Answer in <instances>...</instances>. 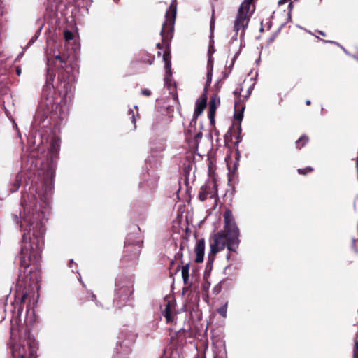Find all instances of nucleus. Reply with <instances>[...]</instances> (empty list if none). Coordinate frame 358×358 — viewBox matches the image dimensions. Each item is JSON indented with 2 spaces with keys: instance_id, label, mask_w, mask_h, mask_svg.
I'll return each mask as SVG.
<instances>
[{
  "instance_id": "nucleus-1",
  "label": "nucleus",
  "mask_w": 358,
  "mask_h": 358,
  "mask_svg": "<svg viewBox=\"0 0 358 358\" xmlns=\"http://www.w3.org/2000/svg\"><path fill=\"white\" fill-rule=\"evenodd\" d=\"M60 129L57 123L52 129V136L50 142V148L46 157V197L52 195L54 189L53 178L56 169V161L59 158L61 140L58 134Z\"/></svg>"
},
{
  "instance_id": "nucleus-2",
  "label": "nucleus",
  "mask_w": 358,
  "mask_h": 358,
  "mask_svg": "<svg viewBox=\"0 0 358 358\" xmlns=\"http://www.w3.org/2000/svg\"><path fill=\"white\" fill-rule=\"evenodd\" d=\"M10 348L13 358H36L35 354L37 350V343L30 338L28 339L20 338L17 341L15 340L14 338V329L12 327Z\"/></svg>"
},
{
  "instance_id": "nucleus-3",
  "label": "nucleus",
  "mask_w": 358,
  "mask_h": 358,
  "mask_svg": "<svg viewBox=\"0 0 358 358\" xmlns=\"http://www.w3.org/2000/svg\"><path fill=\"white\" fill-rule=\"evenodd\" d=\"M138 234H129L124 241V250L120 259L123 265L136 264L138 261L143 241Z\"/></svg>"
},
{
  "instance_id": "nucleus-4",
  "label": "nucleus",
  "mask_w": 358,
  "mask_h": 358,
  "mask_svg": "<svg viewBox=\"0 0 358 358\" xmlns=\"http://www.w3.org/2000/svg\"><path fill=\"white\" fill-rule=\"evenodd\" d=\"M245 106L241 101H236L234 104V122L224 136V143L226 145L231 146L230 144L238 145L241 141V123L243 118V114Z\"/></svg>"
},
{
  "instance_id": "nucleus-5",
  "label": "nucleus",
  "mask_w": 358,
  "mask_h": 358,
  "mask_svg": "<svg viewBox=\"0 0 358 358\" xmlns=\"http://www.w3.org/2000/svg\"><path fill=\"white\" fill-rule=\"evenodd\" d=\"M224 226L222 231H226L231 237L230 243L229 245V251L236 252V249L238 247L240 240L239 230L234 221L232 211L227 209L224 213Z\"/></svg>"
},
{
  "instance_id": "nucleus-6",
  "label": "nucleus",
  "mask_w": 358,
  "mask_h": 358,
  "mask_svg": "<svg viewBox=\"0 0 358 358\" xmlns=\"http://www.w3.org/2000/svg\"><path fill=\"white\" fill-rule=\"evenodd\" d=\"M176 13L177 9L175 3H171L169 9L166 12L165 21L162 24L160 32L162 42L164 44L170 43L173 38Z\"/></svg>"
},
{
  "instance_id": "nucleus-7",
  "label": "nucleus",
  "mask_w": 358,
  "mask_h": 358,
  "mask_svg": "<svg viewBox=\"0 0 358 358\" xmlns=\"http://www.w3.org/2000/svg\"><path fill=\"white\" fill-rule=\"evenodd\" d=\"M231 236L224 231H220L215 234L212 238L213 241L210 243V250L208 254V263L213 262L215 260L217 253L225 248L229 250V245L230 243Z\"/></svg>"
},
{
  "instance_id": "nucleus-8",
  "label": "nucleus",
  "mask_w": 358,
  "mask_h": 358,
  "mask_svg": "<svg viewBox=\"0 0 358 358\" xmlns=\"http://www.w3.org/2000/svg\"><path fill=\"white\" fill-rule=\"evenodd\" d=\"M250 6L245 5L243 2L238 9L236 19L234 22V31L238 34L241 28L244 29L247 27L250 20V15H248Z\"/></svg>"
},
{
  "instance_id": "nucleus-9",
  "label": "nucleus",
  "mask_w": 358,
  "mask_h": 358,
  "mask_svg": "<svg viewBox=\"0 0 358 358\" xmlns=\"http://www.w3.org/2000/svg\"><path fill=\"white\" fill-rule=\"evenodd\" d=\"M65 63V57H62L59 55H56L53 58H50L49 57H48L46 58V65L48 66V69H46V80H48V76H50V77L52 78L53 71L55 69L62 67V64ZM48 89H50V83L48 82V80H46V92H48Z\"/></svg>"
},
{
  "instance_id": "nucleus-10",
  "label": "nucleus",
  "mask_w": 358,
  "mask_h": 358,
  "mask_svg": "<svg viewBox=\"0 0 358 358\" xmlns=\"http://www.w3.org/2000/svg\"><path fill=\"white\" fill-rule=\"evenodd\" d=\"M216 194L215 184L208 182L201 186L198 197L201 201H204L208 197L213 198Z\"/></svg>"
},
{
  "instance_id": "nucleus-11",
  "label": "nucleus",
  "mask_w": 358,
  "mask_h": 358,
  "mask_svg": "<svg viewBox=\"0 0 358 358\" xmlns=\"http://www.w3.org/2000/svg\"><path fill=\"white\" fill-rule=\"evenodd\" d=\"M207 93H206V86L205 87V92L201 94L200 98L196 100L195 109L193 115L194 119H196L204 110L207 105Z\"/></svg>"
},
{
  "instance_id": "nucleus-12",
  "label": "nucleus",
  "mask_w": 358,
  "mask_h": 358,
  "mask_svg": "<svg viewBox=\"0 0 358 358\" xmlns=\"http://www.w3.org/2000/svg\"><path fill=\"white\" fill-rule=\"evenodd\" d=\"M220 103V97L217 94H214L210 99L209 101V111H208V118L210 120V124H215V115L216 113V110L218 106Z\"/></svg>"
},
{
  "instance_id": "nucleus-13",
  "label": "nucleus",
  "mask_w": 358,
  "mask_h": 358,
  "mask_svg": "<svg viewBox=\"0 0 358 358\" xmlns=\"http://www.w3.org/2000/svg\"><path fill=\"white\" fill-rule=\"evenodd\" d=\"M45 120V110L42 106H39L34 115L33 126L36 129L43 128V122Z\"/></svg>"
},
{
  "instance_id": "nucleus-14",
  "label": "nucleus",
  "mask_w": 358,
  "mask_h": 358,
  "mask_svg": "<svg viewBox=\"0 0 358 358\" xmlns=\"http://www.w3.org/2000/svg\"><path fill=\"white\" fill-rule=\"evenodd\" d=\"M205 251V241L203 238L199 239L196 241L195 247L196 259L195 262L201 263L203 261Z\"/></svg>"
},
{
  "instance_id": "nucleus-15",
  "label": "nucleus",
  "mask_w": 358,
  "mask_h": 358,
  "mask_svg": "<svg viewBox=\"0 0 358 358\" xmlns=\"http://www.w3.org/2000/svg\"><path fill=\"white\" fill-rule=\"evenodd\" d=\"M215 10L213 9L212 11V15L210 19V41H209V48H208V55L212 56L213 54L215 52V50L213 47V34H214V30H215Z\"/></svg>"
},
{
  "instance_id": "nucleus-16",
  "label": "nucleus",
  "mask_w": 358,
  "mask_h": 358,
  "mask_svg": "<svg viewBox=\"0 0 358 358\" xmlns=\"http://www.w3.org/2000/svg\"><path fill=\"white\" fill-rule=\"evenodd\" d=\"M164 45L165 46V50L163 53V60L164 62V68L168 69L169 66H171L170 43L164 44Z\"/></svg>"
},
{
  "instance_id": "nucleus-17",
  "label": "nucleus",
  "mask_w": 358,
  "mask_h": 358,
  "mask_svg": "<svg viewBox=\"0 0 358 358\" xmlns=\"http://www.w3.org/2000/svg\"><path fill=\"white\" fill-rule=\"evenodd\" d=\"M181 268V272H182V278L184 282L185 285H188L189 283V264L187 263L183 266L178 265L176 268V272L179 271V269Z\"/></svg>"
},
{
  "instance_id": "nucleus-18",
  "label": "nucleus",
  "mask_w": 358,
  "mask_h": 358,
  "mask_svg": "<svg viewBox=\"0 0 358 358\" xmlns=\"http://www.w3.org/2000/svg\"><path fill=\"white\" fill-rule=\"evenodd\" d=\"M165 150V143L163 141L155 142L151 147V153L154 156H157L159 153Z\"/></svg>"
},
{
  "instance_id": "nucleus-19",
  "label": "nucleus",
  "mask_w": 358,
  "mask_h": 358,
  "mask_svg": "<svg viewBox=\"0 0 358 358\" xmlns=\"http://www.w3.org/2000/svg\"><path fill=\"white\" fill-rule=\"evenodd\" d=\"M164 316L166 318L167 323H170L173 321V316L171 310V304L170 301H169L166 305L165 310L164 311Z\"/></svg>"
},
{
  "instance_id": "nucleus-20",
  "label": "nucleus",
  "mask_w": 358,
  "mask_h": 358,
  "mask_svg": "<svg viewBox=\"0 0 358 358\" xmlns=\"http://www.w3.org/2000/svg\"><path fill=\"white\" fill-rule=\"evenodd\" d=\"M309 141V138L306 135H302L296 141V148L297 149H301L303 148L307 143Z\"/></svg>"
},
{
  "instance_id": "nucleus-21",
  "label": "nucleus",
  "mask_w": 358,
  "mask_h": 358,
  "mask_svg": "<svg viewBox=\"0 0 358 358\" xmlns=\"http://www.w3.org/2000/svg\"><path fill=\"white\" fill-rule=\"evenodd\" d=\"M43 25H44L43 24H41L40 25V27H39L38 29L37 30V31L36 32L35 35L30 39V41L27 43V47L30 46L31 44H33L36 41V39L38 38V37L43 27Z\"/></svg>"
},
{
  "instance_id": "nucleus-22",
  "label": "nucleus",
  "mask_w": 358,
  "mask_h": 358,
  "mask_svg": "<svg viewBox=\"0 0 358 358\" xmlns=\"http://www.w3.org/2000/svg\"><path fill=\"white\" fill-rule=\"evenodd\" d=\"M314 171V169L311 166H307L303 169H298L297 172L300 175H306L308 173H312Z\"/></svg>"
},
{
  "instance_id": "nucleus-23",
  "label": "nucleus",
  "mask_w": 358,
  "mask_h": 358,
  "mask_svg": "<svg viewBox=\"0 0 358 358\" xmlns=\"http://www.w3.org/2000/svg\"><path fill=\"white\" fill-rule=\"evenodd\" d=\"M95 299H96V296L94 294H93L92 293H90V294L87 293L85 296H81L79 298V300L80 301L81 303L85 301L86 300L94 301Z\"/></svg>"
},
{
  "instance_id": "nucleus-24",
  "label": "nucleus",
  "mask_w": 358,
  "mask_h": 358,
  "mask_svg": "<svg viewBox=\"0 0 358 358\" xmlns=\"http://www.w3.org/2000/svg\"><path fill=\"white\" fill-rule=\"evenodd\" d=\"M64 37L65 41H69L73 38V34L71 31L66 29L64 31Z\"/></svg>"
},
{
  "instance_id": "nucleus-25",
  "label": "nucleus",
  "mask_w": 358,
  "mask_h": 358,
  "mask_svg": "<svg viewBox=\"0 0 358 358\" xmlns=\"http://www.w3.org/2000/svg\"><path fill=\"white\" fill-rule=\"evenodd\" d=\"M171 66H169L168 69H165L166 74H165V77H164V82L166 83H169V81L170 80V78L172 76V72H171Z\"/></svg>"
},
{
  "instance_id": "nucleus-26",
  "label": "nucleus",
  "mask_w": 358,
  "mask_h": 358,
  "mask_svg": "<svg viewBox=\"0 0 358 358\" xmlns=\"http://www.w3.org/2000/svg\"><path fill=\"white\" fill-rule=\"evenodd\" d=\"M203 137V134L201 131L197 132L194 136V143L195 145L199 143V141H200Z\"/></svg>"
},
{
  "instance_id": "nucleus-27",
  "label": "nucleus",
  "mask_w": 358,
  "mask_h": 358,
  "mask_svg": "<svg viewBox=\"0 0 358 358\" xmlns=\"http://www.w3.org/2000/svg\"><path fill=\"white\" fill-rule=\"evenodd\" d=\"M217 313L225 317L227 316V306H223L217 309Z\"/></svg>"
},
{
  "instance_id": "nucleus-28",
  "label": "nucleus",
  "mask_w": 358,
  "mask_h": 358,
  "mask_svg": "<svg viewBox=\"0 0 358 358\" xmlns=\"http://www.w3.org/2000/svg\"><path fill=\"white\" fill-rule=\"evenodd\" d=\"M155 60V57L153 55H147V58L145 59H142V62L147 63L148 64H152Z\"/></svg>"
},
{
  "instance_id": "nucleus-29",
  "label": "nucleus",
  "mask_w": 358,
  "mask_h": 358,
  "mask_svg": "<svg viewBox=\"0 0 358 358\" xmlns=\"http://www.w3.org/2000/svg\"><path fill=\"white\" fill-rule=\"evenodd\" d=\"M354 358H358V341H355L354 345Z\"/></svg>"
},
{
  "instance_id": "nucleus-30",
  "label": "nucleus",
  "mask_w": 358,
  "mask_h": 358,
  "mask_svg": "<svg viewBox=\"0 0 358 358\" xmlns=\"http://www.w3.org/2000/svg\"><path fill=\"white\" fill-rule=\"evenodd\" d=\"M213 55L212 56L208 55V67L209 69L208 70L212 71V69H213Z\"/></svg>"
},
{
  "instance_id": "nucleus-31",
  "label": "nucleus",
  "mask_w": 358,
  "mask_h": 358,
  "mask_svg": "<svg viewBox=\"0 0 358 358\" xmlns=\"http://www.w3.org/2000/svg\"><path fill=\"white\" fill-rule=\"evenodd\" d=\"M141 94L145 96H150L152 94V92L150 90L145 88L141 90Z\"/></svg>"
},
{
  "instance_id": "nucleus-32",
  "label": "nucleus",
  "mask_w": 358,
  "mask_h": 358,
  "mask_svg": "<svg viewBox=\"0 0 358 358\" xmlns=\"http://www.w3.org/2000/svg\"><path fill=\"white\" fill-rule=\"evenodd\" d=\"M212 71L210 70H208V73H207V82H206V85H209L210 83H211V80H212Z\"/></svg>"
},
{
  "instance_id": "nucleus-33",
  "label": "nucleus",
  "mask_w": 358,
  "mask_h": 358,
  "mask_svg": "<svg viewBox=\"0 0 358 358\" xmlns=\"http://www.w3.org/2000/svg\"><path fill=\"white\" fill-rule=\"evenodd\" d=\"M357 240L355 238H352L351 241V248L355 252H357V245H356Z\"/></svg>"
},
{
  "instance_id": "nucleus-34",
  "label": "nucleus",
  "mask_w": 358,
  "mask_h": 358,
  "mask_svg": "<svg viewBox=\"0 0 358 358\" xmlns=\"http://www.w3.org/2000/svg\"><path fill=\"white\" fill-rule=\"evenodd\" d=\"M182 256H183V254L182 252H178V253H176V255H175V258L176 259H180L181 260V264H183V261L182 260Z\"/></svg>"
},
{
  "instance_id": "nucleus-35",
  "label": "nucleus",
  "mask_w": 358,
  "mask_h": 358,
  "mask_svg": "<svg viewBox=\"0 0 358 358\" xmlns=\"http://www.w3.org/2000/svg\"><path fill=\"white\" fill-rule=\"evenodd\" d=\"M214 358H227V356L224 353H218L214 356Z\"/></svg>"
},
{
  "instance_id": "nucleus-36",
  "label": "nucleus",
  "mask_w": 358,
  "mask_h": 358,
  "mask_svg": "<svg viewBox=\"0 0 358 358\" xmlns=\"http://www.w3.org/2000/svg\"><path fill=\"white\" fill-rule=\"evenodd\" d=\"M129 114L131 115V121L135 124L136 123V118L134 116V111L132 110H129Z\"/></svg>"
},
{
  "instance_id": "nucleus-37",
  "label": "nucleus",
  "mask_w": 358,
  "mask_h": 358,
  "mask_svg": "<svg viewBox=\"0 0 358 358\" xmlns=\"http://www.w3.org/2000/svg\"><path fill=\"white\" fill-rule=\"evenodd\" d=\"M27 296V294L26 293H23L22 296L20 299V302L24 303Z\"/></svg>"
},
{
  "instance_id": "nucleus-38",
  "label": "nucleus",
  "mask_w": 358,
  "mask_h": 358,
  "mask_svg": "<svg viewBox=\"0 0 358 358\" xmlns=\"http://www.w3.org/2000/svg\"><path fill=\"white\" fill-rule=\"evenodd\" d=\"M254 0H244V3L245 5H249L250 6L251 3Z\"/></svg>"
},
{
  "instance_id": "nucleus-39",
  "label": "nucleus",
  "mask_w": 358,
  "mask_h": 358,
  "mask_svg": "<svg viewBox=\"0 0 358 358\" xmlns=\"http://www.w3.org/2000/svg\"><path fill=\"white\" fill-rule=\"evenodd\" d=\"M19 187H20V183H19V182L17 181V182L15 184V189L13 191L14 192V191L17 190L19 189Z\"/></svg>"
},
{
  "instance_id": "nucleus-40",
  "label": "nucleus",
  "mask_w": 358,
  "mask_h": 358,
  "mask_svg": "<svg viewBox=\"0 0 358 358\" xmlns=\"http://www.w3.org/2000/svg\"><path fill=\"white\" fill-rule=\"evenodd\" d=\"M163 45H164V43H162V44H161V43H158L157 44V48L158 49H162V48H163Z\"/></svg>"
},
{
  "instance_id": "nucleus-41",
  "label": "nucleus",
  "mask_w": 358,
  "mask_h": 358,
  "mask_svg": "<svg viewBox=\"0 0 358 358\" xmlns=\"http://www.w3.org/2000/svg\"><path fill=\"white\" fill-rule=\"evenodd\" d=\"M16 72H17V74L18 76H20V73H21V69H20V68H17V69H16Z\"/></svg>"
},
{
  "instance_id": "nucleus-42",
  "label": "nucleus",
  "mask_w": 358,
  "mask_h": 358,
  "mask_svg": "<svg viewBox=\"0 0 358 358\" xmlns=\"http://www.w3.org/2000/svg\"><path fill=\"white\" fill-rule=\"evenodd\" d=\"M220 288L217 289V287H215L214 288L213 292H214L215 293L217 294V293L220 292Z\"/></svg>"
},
{
  "instance_id": "nucleus-43",
  "label": "nucleus",
  "mask_w": 358,
  "mask_h": 358,
  "mask_svg": "<svg viewBox=\"0 0 358 358\" xmlns=\"http://www.w3.org/2000/svg\"><path fill=\"white\" fill-rule=\"evenodd\" d=\"M236 58V56H234V58L232 59V62H231V64L230 67H232V66H233V65H234V61H235Z\"/></svg>"
},
{
  "instance_id": "nucleus-44",
  "label": "nucleus",
  "mask_w": 358,
  "mask_h": 358,
  "mask_svg": "<svg viewBox=\"0 0 358 358\" xmlns=\"http://www.w3.org/2000/svg\"><path fill=\"white\" fill-rule=\"evenodd\" d=\"M306 104L307 106H310V105H311V101H310V100H306Z\"/></svg>"
},
{
  "instance_id": "nucleus-45",
  "label": "nucleus",
  "mask_w": 358,
  "mask_h": 358,
  "mask_svg": "<svg viewBox=\"0 0 358 358\" xmlns=\"http://www.w3.org/2000/svg\"><path fill=\"white\" fill-rule=\"evenodd\" d=\"M175 3V5L177 7V2H176V0H173L171 3Z\"/></svg>"
},
{
  "instance_id": "nucleus-46",
  "label": "nucleus",
  "mask_w": 358,
  "mask_h": 358,
  "mask_svg": "<svg viewBox=\"0 0 358 358\" xmlns=\"http://www.w3.org/2000/svg\"><path fill=\"white\" fill-rule=\"evenodd\" d=\"M319 34L322 35V36H325V34L323 31H320Z\"/></svg>"
},
{
  "instance_id": "nucleus-47",
  "label": "nucleus",
  "mask_w": 358,
  "mask_h": 358,
  "mask_svg": "<svg viewBox=\"0 0 358 358\" xmlns=\"http://www.w3.org/2000/svg\"><path fill=\"white\" fill-rule=\"evenodd\" d=\"M292 6H293V4H292V3L291 2V3H289V8H292Z\"/></svg>"
},
{
  "instance_id": "nucleus-48",
  "label": "nucleus",
  "mask_w": 358,
  "mask_h": 358,
  "mask_svg": "<svg viewBox=\"0 0 358 358\" xmlns=\"http://www.w3.org/2000/svg\"><path fill=\"white\" fill-rule=\"evenodd\" d=\"M250 89H249V90H248V95H247V96H250Z\"/></svg>"
},
{
  "instance_id": "nucleus-49",
  "label": "nucleus",
  "mask_w": 358,
  "mask_h": 358,
  "mask_svg": "<svg viewBox=\"0 0 358 358\" xmlns=\"http://www.w3.org/2000/svg\"><path fill=\"white\" fill-rule=\"evenodd\" d=\"M70 264H73V260H71L70 262H69ZM70 266H71V265H70Z\"/></svg>"
},
{
  "instance_id": "nucleus-50",
  "label": "nucleus",
  "mask_w": 358,
  "mask_h": 358,
  "mask_svg": "<svg viewBox=\"0 0 358 358\" xmlns=\"http://www.w3.org/2000/svg\"><path fill=\"white\" fill-rule=\"evenodd\" d=\"M180 250H183V246H182V245H180Z\"/></svg>"
},
{
  "instance_id": "nucleus-51",
  "label": "nucleus",
  "mask_w": 358,
  "mask_h": 358,
  "mask_svg": "<svg viewBox=\"0 0 358 358\" xmlns=\"http://www.w3.org/2000/svg\"><path fill=\"white\" fill-rule=\"evenodd\" d=\"M229 257H230V255L229 254V255H227V258L229 259Z\"/></svg>"
},
{
  "instance_id": "nucleus-52",
  "label": "nucleus",
  "mask_w": 358,
  "mask_h": 358,
  "mask_svg": "<svg viewBox=\"0 0 358 358\" xmlns=\"http://www.w3.org/2000/svg\"><path fill=\"white\" fill-rule=\"evenodd\" d=\"M357 334H358V331H357Z\"/></svg>"
}]
</instances>
